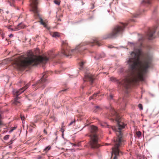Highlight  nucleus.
<instances>
[{"label":"nucleus","instance_id":"nucleus-4","mask_svg":"<svg viewBox=\"0 0 159 159\" xmlns=\"http://www.w3.org/2000/svg\"><path fill=\"white\" fill-rule=\"evenodd\" d=\"M123 134H116L117 137L113 140L112 144L114 147L112 148V156L114 155L113 159H117V157L119 156L120 151L119 148L125 144V140L122 138Z\"/></svg>","mask_w":159,"mask_h":159},{"label":"nucleus","instance_id":"nucleus-5","mask_svg":"<svg viewBox=\"0 0 159 159\" xmlns=\"http://www.w3.org/2000/svg\"><path fill=\"white\" fill-rule=\"evenodd\" d=\"M128 25V23H122L120 25L116 26L111 32L104 35L103 37V39H106L116 37L121 34L124 31L125 28Z\"/></svg>","mask_w":159,"mask_h":159},{"label":"nucleus","instance_id":"nucleus-46","mask_svg":"<svg viewBox=\"0 0 159 159\" xmlns=\"http://www.w3.org/2000/svg\"><path fill=\"white\" fill-rule=\"evenodd\" d=\"M55 134L56 135V133H55Z\"/></svg>","mask_w":159,"mask_h":159},{"label":"nucleus","instance_id":"nucleus-6","mask_svg":"<svg viewBox=\"0 0 159 159\" xmlns=\"http://www.w3.org/2000/svg\"><path fill=\"white\" fill-rule=\"evenodd\" d=\"M90 130L91 133L90 135L91 140L89 143V144L91 148H97L99 146L98 143V138L96 134L98 128L97 127L92 125L90 127Z\"/></svg>","mask_w":159,"mask_h":159},{"label":"nucleus","instance_id":"nucleus-43","mask_svg":"<svg viewBox=\"0 0 159 159\" xmlns=\"http://www.w3.org/2000/svg\"><path fill=\"white\" fill-rule=\"evenodd\" d=\"M110 143L107 144V145H110Z\"/></svg>","mask_w":159,"mask_h":159},{"label":"nucleus","instance_id":"nucleus-10","mask_svg":"<svg viewBox=\"0 0 159 159\" xmlns=\"http://www.w3.org/2000/svg\"><path fill=\"white\" fill-rule=\"evenodd\" d=\"M84 81H89L92 84L94 80V78L93 75L91 74H86L84 76V78L83 79Z\"/></svg>","mask_w":159,"mask_h":159},{"label":"nucleus","instance_id":"nucleus-22","mask_svg":"<svg viewBox=\"0 0 159 159\" xmlns=\"http://www.w3.org/2000/svg\"><path fill=\"white\" fill-rule=\"evenodd\" d=\"M54 3L57 5H59L60 4V2L58 0H54Z\"/></svg>","mask_w":159,"mask_h":159},{"label":"nucleus","instance_id":"nucleus-19","mask_svg":"<svg viewBox=\"0 0 159 159\" xmlns=\"http://www.w3.org/2000/svg\"><path fill=\"white\" fill-rule=\"evenodd\" d=\"M100 125L102 127H106L108 125L107 123L105 122H101L100 123Z\"/></svg>","mask_w":159,"mask_h":159},{"label":"nucleus","instance_id":"nucleus-24","mask_svg":"<svg viewBox=\"0 0 159 159\" xmlns=\"http://www.w3.org/2000/svg\"><path fill=\"white\" fill-rule=\"evenodd\" d=\"M71 144H73V145L75 147H76V146L79 147L80 145V143H79L77 144L71 143Z\"/></svg>","mask_w":159,"mask_h":159},{"label":"nucleus","instance_id":"nucleus-1","mask_svg":"<svg viewBox=\"0 0 159 159\" xmlns=\"http://www.w3.org/2000/svg\"><path fill=\"white\" fill-rule=\"evenodd\" d=\"M142 37L139 39L138 42H129L128 45L134 48V51L130 53V56L126 59V62L129 65L128 69L125 70L121 68L120 73L125 72L127 76L123 80L120 81L114 77H111L110 80L116 82L118 86L129 89L131 85L134 84L139 80H144L145 74L148 69L150 66L152 57V55L147 53L143 54L142 50Z\"/></svg>","mask_w":159,"mask_h":159},{"label":"nucleus","instance_id":"nucleus-8","mask_svg":"<svg viewBox=\"0 0 159 159\" xmlns=\"http://www.w3.org/2000/svg\"><path fill=\"white\" fill-rule=\"evenodd\" d=\"M28 87L29 85L26 84L24 87L21 88L19 90L16 89H14L12 91L13 94L16 96V97L15 98L14 101L13 102V103L15 105L18 106L20 105V102L17 101V97L18 95L23 93Z\"/></svg>","mask_w":159,"mask_h":159},{"label":"nucleus","instance_id":"nucleus-42","mask_svg":"<svg viewBox=\"0 0 159 159\" xmlns=\"http://www.w3.org/2000/svg\"><path fill=\"white\" fill-rule=\"evenodd\" d=\"M2 10L1 9H0V12L1 13V11Z\"/></svg>","mask_w":159,"mask_h":159},{"label":"nucleus","instance_id":"nucleus-14","mask_svg":"<svg viewBox=\"0 0 159 159\" xmlns=\"http://www.w3.org/2000/svg\"><path fill=\"white\" fill-rule=\"evenodd\" d=\"M105 56V54L104 53H102L100 55H97L95 57L96 60H99L100 58L104 57Z\"/></svg>","mask_w":159,"mask_h":159},{"label":"nucleus","instance_id":"nucleus-29","mask_svg":"<svg viewBox=\"0 0 159 159\" xmlns=\"http://www.w3.org/2000/svg\"><path fill=\"white\" fill-rule=\"evenodd\" d=\"M123 100H123V101H124V102H123V104H123V107H122V108L123 109H124V107H125V105H126V102H125V100H124V99H123Z\"/></svg>","mask_w":159,"mask_h":159},{"label":"nucleus","instance_id":"nucleus-3","mask_svg":"<svg viewBox=\"0 0 159 159\" xmlns=\"http://www.w3.org/2000/svg\"><path fill=\"white\" fill-rule=\"evenodd\" d=\"M95 44L98 46L100 45L98 40L97 39H93L90 42H87L82 43L77 46L75 49H72L70 51L69 48L66 47L67 44V41H63L62 42V49L61 52L58 53V55L61 56H65L68 57L73 54L81 53L82 51L86 49V48L84 47L85 45L89 44L93 46Z\"/></svg>","mask_w":159,"mask_h":159},{"label":"nucleus","instance_id":"nucleus-31","mask_svg":"<svg viewBox=\"0 0 159 159\" xmlns=\"http://www.w3.org/2000/svg\"><path fill=\"white\" fill-rule=\"evenodd\" d=\"M57 55L56 54H54V53H53V54L52 55V56H50V57L53 58L55 57L56 55Z\"/></svg>","mask_w":159,"mask_h":159},{"label":"nucleus","instance_id":"nucleus-30","mask_svg":"<svg viewBox=\"0 0 159 159\" xmlns=\"http://www.w3.org/2000/svg\"><path fill=\"white\" fill-rule=\"evenodd\" d=\"M75 120H74V121H72L68 125V126H70V125H72L74 122H75Z\"/></svg>","mask_w":159,"mask_h":159},{"label":"nucleus","instance_id":"nucleus-36","mask_svg":"<svg viewBox=\"0 0 159 159\" xmlns=\"http://www.w3.org/2000/svg\"><path fill=\"white\" fill-rule=\"evenodd\" d=\"M2 118V117L1 116V115L0 114V125H1V119Z\"/></svg>","mask_w":159,"mask_h":159},{"label":"nucleus","instance_id":"nucleus-38","mask_svg":"<svg viewBox=\"0 0 159 159\" xmlns=\"http://www.w3.org/2000/svg\"><path fill=\"white\" fill-rule=\"evenodd\" d=\"M113 47H114L113 46H111V45H110V46H108V48H113Z\"/></svg>","mask_w":159,"mask_h":159},{"label":"nucleus","instance_id":"nucleus-40","mask_svg":"<svg viewBox=\"0 0 159 159\" xmlns=\"http://www.w3.org/2000/svg\"><path fill=\"white\" fill-rule=\"evenodd\" d=\"M10 144H11L12 143V140H11L10 141Z\"/></svg>","mask_w":159,"mask_h":159},{"label":"nucleus","instance_id":"nucleus-33","mask_svg":"<svg viewBox=\"0 0 159 159\" xmlns=\"http://www.w3.org/2000/svg\"><path fill=\"white\" fill-rule=\"evenodd\" d=\"M113 98V97L112 95H110L109 97V99L110 100L112 99Z\"/></svg>","mask_w":159,"mask_h":159},{"label":"nucleus","instance_id":"nucleus-28","mask_svg":"<svg viewBox=\"0 0 159 159\" xmlns=\"http://www.w3.org/2000/svg\"><path fill=\"white\" fill-rule=\"evenodd\" d=\"M136 134L138 137H139L141 135V133L140 131H138L136 133Z\"/></svg>","mask_w":159,"mask_h":159},{"label":"nucleus","instance_id":"nucleus-2","mask_svg":"<svg viewBox=\"0 0 159 159\" xmlns=\"http://www.w3.org/2000/svg\"><path fill=\"white\" fill-rule=\"evenodd\" d=\"M27 57L20 59L16 62L17 67L19 69L24 68L30 66H36L40 63L45 64L49 58L46 57L37 56L34 55L32 52H28Z\"/></svg>","mask_w":159,"mask_h":159},{"label":"nucleus","instance_id":"nucleus-27","mask_svg":"<svg viewBox=\"0 0 159 159\" xmlns=\"http://www.w3.org/2000/svg\"><path fill=\"white\" fill-rule=\"evenodd\" d=\"M138 107L141 110H142L143 109V106L141 104H139V105Z\"/></svg>","mask_w":159,"mask_h":159},{"label":"nucleus","instance_id":"nucleus-39","mask_svg":"<svg viewBox=\"0 0 159 159\" xmlns=\"http://www.w3.org/2000/svg\"><path fill=\"white\" fill-rule=\"evenodd\" d=\"M44 132L45 133V134H47V132L45 130V129L44 130Z\"/></svg>","mask_w":159,"mask_h":159},{"label":"nucleus","instance_id":"nucleus-11","mask_svg":"<svg viewBox=\"0 0 159 159\" xmlns=\"http://www.w3.org/2000/svg\"><path fill=\"white\" fill-rule=\"evenodd\" d=\"M25 27V25L23 23L21 22L19 23L17 26L14 29L12 28L11 30L13 31H17L19 30L20 29L24 28Z\"/></svg>","mask_w":159,"mask_h":159},{"label":"nucleus","instance_id":"nucleus-23","mask_svg":"<svg viewBox=\"0 0 159 159\" xmlns=\"http://www.w3.org/2000/svg\"><path fill=\"white\" fill-rule=\"evenodd\" d=\"M9 135H5L3 138V139L4 140H7L9 138Z\"/></svg>","mask_w":159,"mask_h":159},{"label":"nucleus","instance_id":"nucleus-7","mask_svg":"<svg viewBox=\"0 0 159 159\" xmlns=\"http://www.w3.org/2000/svg\"><path fill=\"white\" fill-rule=\"evenodd\" d=\"M30 6L32 11L34 12L35 15L36 17H38L40 19V24L44 26L45 27H47V25L44 22L42 19L40 18L38 13L39 10L37 7L38 0H30Z\"/></svg>","mask_w":159,"mask_h":159},{"label":"nucleus","instance_id":"nucleus-20","mask_svg":"<svg viewBox=\"0 0 159 159\" xmlns=\"http://www.w3.org/2000/svg\"><path fill=\"white\" fill-rule=\"evenodd\" d=\"M51 147L49 146L46 147L44 149V151L45 152H47L51 149Z\"/></svg>","mask_w":159,"mask_h":159},{"label":"nucleus","instance_id":"nucleus-21","mask_svg":"<svg viewBox=\"0 0 159 159\" xmlns=\"http://www.w3.org/2000/svg\"><path fill=\"white\" fill-rule=\"evenodd\" d=\"M84 62L83 61H81L80 62V69H81L83 68V66L84 65Z\"/></svg>","mask_w":159,"mask_h":159},{"label":"nucleus","instance_id":"nucleus-13","mask_svg":"<svg viewBox=\"0 0 159 159\" xmlns=\"http://www.w3.org/2000/svg\"><path fill=\"white\" fill-rule=\"evenodd\" d=\"M149 0H142L141 2V5L143 6H147L150 4Z\"/></svg>","mask_w":159,"mask_h":159},{"label":"nucleus","instance_id":"nucleus-45","mask_svg":"<svg viewBox=\"0 0 159 159\" xmlns=\"http://www.w3.org/2000/svg\"><path fill=\"white\" fill-rule=\"evenodd\" d=\"M61 149H62V150H64V148H62Z\"/></svg>","mask_w":159,"mask_h":159},{"label":"nucleus","instance_id":"nucleus-44","mask_svg":"<svg viewBox=\"0 0 159 159\" xmlns=\"http://www.w3.org/2000/svg\"><path fill=\"white\" fill-rule=\"evenodd\" d=\"M8 12H9L8 11H6V13H8Z\"/></svg>","mask_w":159,"mask_h":159},{"label":"nucleus","instance_id":"nucleus-37","mask_svg":"<svg viewBox=\"0 0 159 159\" xmlns=\"http://www.w3.org/2000/svg\"><path fill=\"white\" fill-rule=\"evenodd\" d=\"M13 36V35L12 34H10L9 35V37H12Z\"/></svg>","mask_w":159,"mask_h":159},{"label":"nucleus","instance_id":"nucleus-25","mask_svg":"<svg viewBox=\"0 0 159 159\" xmlns=\"http://www.w3.org/2000/svg\"><path fill=\"white\" fill-rule=\"evenodd\" d=\"M16 127H13V128H11V129L9 131V133H11V132H12L14 129H15L16 128Z\"/></svg>","mask_w":159,"mask_h":159},{"label":"nucleus","instance_id":"nucleus-32","mask_svg":"<svg viewBox=\"0 0 159 159\" xmlns=\"http://www.w3.org/2000/svg\"><path fill=\"white\" fill-rule=\"evenodd\" d=\"M95 108L96 109H97L98 110L100 109V108L99 106H96L95 107Z\"/></svg>","mask_w":159,"mask_h":159},{"label":"nucleus","instance_id":"nucleus-41","mask_svg":"<svg viewBox=\"0 0 159 159\" xmlns=\"http://www.w3.org/2000/svg\"><path fill=\"white\" fill-rule=\"evenodd\" d=\"M66 89H65V90H62V91H66Z\"/></svg>","mask_w":159,"mask_h":159},{"label":"nucleus","instance_id":"nucleus-18","mask_svg":"<svg viewBox=\"0 0 159 159\" xmlns=\"http://www.w3.org/2000/svg\"><path fill=\"white\" fill-rule=\"evenodd\" d=\"M8 2H9L10 5L11 6H14L13 3L14 2V0H8Z\"/></svg>","mask_w":159,"mask_h":159},{"label":"nucleus","instance_id":"nucleus-17","mask_svg":"<svg viewBox=\"0 0 159 159\" xmlns=\"http://www.w3.org/2000/svg\"><path fill=\"white\" fill-rule=\"evenodd\" d=\"M141 12H137L136 13L134 14L133 15V17L134 18H137L138 17V16L141 14Z\"/></svg>","mask_w":159,"mask_h":159},{"label":"nucleus","instance_id":"nucleus-9","mask_svg":"<svg viewBox=\"0 0 159 159\" xmlns=\"http://www.w3.org/2000/svg\"><path fill=\"white\" fill-rule=\"evenodd\" d=\"M47 77V75L46 74H44L43 75L42 77L40 79V80L37 82L36 84H34L32 85L33 86H34L35 85L37 86V87H41L44 82H45L46 80L45 79Z\"/></svg>","mask_w":159,"mask_h":159},{"label":"nucleus","instance_id":"nucleus-15","mask_svg":"<svg viewBox=\"0 0 159 159\" xmlns=\"http://www.w3.org/2000/svg\"><path fill=\"white\" fill-rule=\"evenodd\" d=\"M52 37L55 38L58 37L60 36V34L57 32H54L51 34Z\"/></svg>","mask_w":159,"mask_h":159},{"label":"nucleus","instance_id":"nucleus-16","mask_svg":"<svg viewBox=\"0 0 159 159\" xmlns=\"http://www.w3.org/2000/svg\"><path fill=\"white\" fill-rule=\"evenodd\" d=\"M98 93H94L93 96H92L90 97L89 98V99L90 100L93 99V98H95L96 97L98 96Z\"/></svg>","mask_w":159,"mask_h":159},{"label":"nucleus","instance_id":"nucleus-35","mask_svg":"<svg viewBox=\"0 0 159 159\" xmlns=\"http://www.w3.org/2000/svg\"><path fill=\"white\" fill-rule=\"evenodd\" d=\"M117 2V0H113V2L112 3H113L114 4H116V3Z\"/></svg>","mask_w":159,"mask_h":159},{"label":"nucleus","instance_id":"nucleus-12","mask_svg":"<svg viewBox=\"0 0 159 159\" xmlns=\"http://www.w3.org/2000/svg\"><path fill=\"white\" fill-rule=\"evenodd\" d=\"M155 31L154 30L150 31L147 34V36L149 39H153V35L155 33Z\"/></svg>","mask_w":159,"mask_h":159},{"label":"nucleus","instance_id":"nucleus-34","mask_svg":"<svg viewBox=\"0 0 159 159\" xmlns=\"http://www.w3.org/2000/svg\"><path fill=\"white\" fill-rule=\"evenodd\" d=\"M20 117L22 121H23V120H24L25 117L24 116H21Z\"/></svg>","mask_w":159,"mask_h":159},{"label":"nucleus","instance_id":"nucleus-26","mask_svg":"<svg viewBox=\"0 0 159 159\" xmlns=\"http://www.w3.org/2000/svg\"><path fill=\"white\" fill-rule=\"evenodd\" d=\"M64 122H62V128H61V132L63 133V132H64V129L63 128V127H64Z\"/></svg>","mask_w":159,"mask_h":159}]
</instances>
